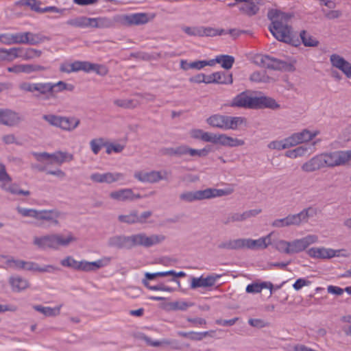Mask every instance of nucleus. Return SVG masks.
I'll list each match as a JSON object with an SVG mask.
<instances>
[{
    "instance_id": "f257e3e1",
    "label": "nucleus",
    "mask_w": 351,
    "mask_h": 351,
    "mask_svg": "<svg viewBox=\"0 0 351 351\" xmlns=\"http://www.w3.org/2000/svg\"><path fill=\"white\" fill-rule=\"evenodd\" d=\"M267 17L271 21L268 28L274 37L279 41L291 43L292 32L288 22L291 15L277 9H271L268 11Z\"/></svg>"
},
{
    "instance_id": "f03ea898",
    "label": "nucleus",
    "mask_w": 351,
    "mask_h": 351,
    "mask_svg": "<svg viewBox=\"0 0 351 351\" xmlns=\"http://www.w3.org/2000/svg\"><path fill=\"white\" fill-rule=\"evenodd\" d=\"M76 241L77 238L70 232L66 237L60 234H51L40 237H35L34 243L43 250L47 248L57 250L60 246L66 247L71 242Z\"/></svg>"
},
{
    "instance_id": "7ed1b4c3",
    "label": "nucleus",
    "mask_w": 351,
    "mask_h": 351,
    "mask_svg": "<svg viewBox=\"0 0 351 351\" xmlns=\"http://www.w3.org/2000/svg\"><path fill=\"white\" fill-rule=\"evenodd\" d=\"M231 193L230 191L208 188L195 191H185L180 195V199L184 202H193L203 199L221 197Z\"/></svg>"
},
{
    "instance_id": "20e7f679",
    "label": "nucleus",
    "mask_w": 351,
    "mask_h": 351,
    "mask_svg": "<svg viewBox=\"0 0 351 351\" xmlns=\"http://www.w3.org/2000/svg\"><path fill=\"white\" fill-rule=\"evenodd\" d=\"M244 121L245 119L241 117H230L219 114H213L206 119V123L211 127L223 130H236Z\"/></svg>"
},
{
    "instance_id": "39448f33",
    "label": "nucleus",
    "mask_w": 351,
    "mask_h": 351,
    "mask_svg": "<svg viewBox=\"0 0 351 351\" xmlns=\"http://www.w3.org/2000/svg\"><path fill=\"white\" fill-rule=\"evenodd\" d=\"M255 62L262 66L272 70L285 71H293L294 64L289 61L280 60L269 55H257L255 57Z\"/></svg>"
},
{
    "instance_id": "423d86ee",
    "label": "nucleus",
    "mask_w": 351,
    "mask_h": 351,
    "mask_svg": "<svg viewBox=\"0 0 351 351\" xmlns=\"http://www.w3.org/2000/svg\"><path fill=\"white\" fill-rule=\"evenodd\" d=\"M313 209L311 207L303 209L297 214L289 215L285 218L274 220L271 225L276 228H283L290 226H300L306 223L310 217L313 216Z\"/></svg>"
},
{
    "instance_id": "0eeeda50",
    "label": "nucleus",
    "mask_w": 351,
    "mask_h": 351,
    "mask_svg": "<svg viewBox=\"0 0 351 351\" xmlns=\"http://www.w3.org/2000/svg\"><path fill=\"white\" fill-rule=\"evenodd\" d=\"M322 167H335L343 165L350 160L351 150L335 151L320 154Z\"/></svg>"
},
{
    "instance_id": "6e6552de",
    "label": "nucleus",
    "mask_w": 351,
    "mask_h": 351,
    "mask_svg": "<svg viewBox=\"0 0 351 351\" xmlns=\"http://www.w3.org/2000/svg\"><path fill=\"white\" fill-rule=\"evenodd\" d=\"M43 119L51 125L65 131H73L80 124V119L73 117H62L52 114H44Z\"/></svg>"
},
{
    "instance_id": "1a4fd4ad",
    "label": "nucleus",
    "mask_w": 351,
    "mask_h": 351,
    "mask_svg": "<svg viewBox=\"0 0 351 351\" xmlns=\"http://www.w3.org/2000/svg\"><path fill=\"white\" fill-rule=\"evenodd\" d=\"M132 236V247L141 246L145 248L151 247L154 245L163 242L166 237L163 234H151L147 235L144 232H140Z\"/></svg>"
},
{
    "instance_id": "9d476101",
    "label": "nucleus",
    "mask_w": 351,
    "mask_h": 351,
    "mask_svg": "<svg viewBox=\"0 0 351 351\" xmlns=\"http://www.w3.org/2000/svg\"><path fill=\"white\" fill-rule=\"evenodd\" d=\"M317 241L318 237L315 234H308L303 238L295 239L290 242V254L300 253Z\"/></svg>"
},
{
    "instance_id": "9b49d317",
    "label": "nucleus",
    "mask_w": 351,
    "mask_h": 351,
    "mask_svg": "<svg viewBox=\"0 0 351 351\" xmlns=\"http://www.w3.org/2000/svg\"><path fill=\"white\" fill-rule=\"evenodd\" d=\"M124 174L119 172H107L105 173H93L90 176V180L93 182L107 184L122 181L124 180Z\"/></svg>"
},
{
    "instance_id": "f8f14e48",
    "label": "nucleus",
    "mask_w": 351,
    "mask_h": 351,
    "mask_svg": "<svg viewBox=\"0 0 351 351\" xmlns=\"http://www.w3.org/2000/svg\"><path fill=\"white\" fill-rule=\"evenodd\" d=\"M120 25H139L145 24L149 21L148 15L145 13H135L130 14H119Z\"/></svg>"
},
{
    "instance_id": "ddd939ff",
    "label": "nucleus",
    "mask_w": 351,
    "mask_h": 351,
    "mask_svg": "<svg viewBox=\"0 0 351 351\" xmlns=\"http://www.w3.org/2000/svg\"><path fill=\"white\" fill-rule=\"evenodd\" d=\"M231 106L245 108H256V97L250 96L247 92H242L232 101Z\"/></svg>"
},
{
    "instance_id": "4468645a",
    "label": "nucleus",
    "mask_w": 351,
    "mask_h": 351,
    "mask_svg": "<svg viewBox=\"0 0 351 351\" xmlns=\"http://www.w3.org/2000/svg\"><path fill=\"white\" fill-rule=\"evenodd\" d=\"M119 14L115 15L112 17H96L91 18L90 27L94 28H112L116 25L120 24Z\"/></svg>"
},
{
    "instance_id": "2eb2a0df",
    "label": "nucleus",
    "mask_w": 351,
    "mask_h": 351,
    "mask_svg": "<svg viewBox=\"0 0 351 351\" xmlns=\"http://www.w3.org/2000/svg\"><path fill=\"white\" fill-rule=\"evenodd\" d=\"M21 121L19 113L10 109L0 108V124L12 127L18 125Z\"/></svg>"
},
{
    "instance_id": "dca6fc26",
    "label": "nucleus",
    "mask_w": 351,
    "mask_h": 351,
    "mask_svg": "<svg viewBox=\"0 0 351 351\" xmlns=\"http://www.w3.org/2000/svg\"><path fill=\"white\" fill-rule=\"evenodd\" d=\"M271 234L258 239H243V249L250 250L265 249L271 244Z\"/></svg>"
},
{
    "instance_id": "f3484780",
    "label": "nucleus",
    "mask_w": 351,
    "mask_h": 351,
    "mask_svg": "<svg viewBox=\"0 0 351 351\" xmlns=\"http://www.w3.org/2000/svg\"><path fill=\"white\" fill-rule=\"evenodd\" d=\"M339 253V250L325 247H311L307 251V254L310 257L322 259L338 256Z\"/></svg>"
},
{
    "instance_id": "a211bd4d",
    "label": "nucleus",
    "mask_w": 351,
    "mask_h": 351,
    "mask_svg": "<svg viewBox=\"0 0 351 351\" xmlns=\"http://www.w3.org/2000/svg\"><path fill=\"white\" fill-rule=\"evenodd\" d=\"M330 61L332 66L341 71L348 77H351V64L343 58L334 53L330 56Z\"/></svg>"
},
{
    "instance_id": "6ab92c4d",
    "label": "nucleus",
    "mask_w": 351,
    "mask_h": 351,
    "mask_svg": "<svg viewBox=\"0 0 351 351\" xmlns=\"http://www.w3.org/2000/svg\"><path fill=\"white\" fill-rule=\"evenodd\" d=\"M108 245L111 247L119 249H132V236H114L110 238Z\"/></svg>"
},
{
    "instance_id": "aec40b11",
    "label": "nucleus",
    "mask_w": 351,
    "mask_h": 351,
    "mask_svg": "<svg viewBox=\"0 0 351 351\" xmlns=\"http://www.w3.org/2000/svg\"><path fill=\"white\" fill-rule=\"evenodd\" d=\"M218 276H208L204 278L202 276L197 278L192 277L190 287L192 289H195L199 287H210L215 285Z\"/></svg>"
},
{
    "instance_id": "412c9836",
    "label": "nucleus",
    "mask_w": 351,
    "mask_h": 351,
    "mask_svg": "<svg viewBox=\"0 0 351 351\" xmlns=\"http://www.w3.org/2000/svg\"><path fill=\"white\" fill-rule=\"evenodd\" d=\"M8 282L14 292H21L29 286L28 280L20 276H10Z\"/></svg>"
},
{
    "instance_id": "4be33fe9",
    "label": "nucleus",
    "mask_w": 351,
    "mask_h": 351,
    "mask_svg": "<svg viewBox=\"0 0 351 351\" xmlns=\"http://www.w3.org/2000/svg\"><path fill=\"white\" fill-rule=\"evenodd\" d=\"M49 86L50 98L64 90L73 91L75 88L73 84H67L63 81H59L56 83L49 82Z\"/></svg>"
},
{
    "instance_id": "5701e85b",
    "label": "nucleus",
    "mask_w": 351,
    "mask_h": 351,
    "mask_svg": "<svg viewBox=\"0 0 351 351\" xmlns=\"http://www.w3.org/2000/svg\"><path fill=\"white\" fill-rule=\"evenodd\" d=\"M60 212L57 210H40L38 212L37 219L51 221L53 225L58 226Z\"/></svg>"
},
{
    "instance_id": "b1692460",
    "label": "nucleus",
    "mask_w": 351,
    "mask_h": 351,
    "mask_svg": "<svg viewBox=\"0 0 351 351\" xmlns=\"http://www.w3.org/2000/svg\"><path fill=\"white\" fill-rule=\"evenodd\" d=\"M322 168L320 154L315 156L309 160L304 162L301 167L302 170L306 173L313 172Z\"/></svg>"
},
{
    "instance_id": "393cba45",
    "label": "nucleus",
    "mask_w": 351,
    "mask_h": 351,
    "mask_svg": "<svg viewBox=\"0 0 351 351\" xmlns=\"http://www.w3.org/2000/svg\"><path fill=\"white\" fill-rule=\"evenodd\" d=\"M111 258L104 257L101 259H99L96 261L88 262L84 261L83 271H95L99 268L104 267L109 265L110 263Z\"/></svg>"
},
{
    "instance_id": "a878e982",
    "label": "nucleus",
    "mask_w": 351,
    "mask_h": 351,
    "mask_svg": "<svg viewBox=\"0 0 351 351\" xmlns=\"http://www.w3.org/2000/svg\"><path fill=\"white\" fill-rule=\"evenodd\" d=\"M210 152L207 147L203 149H197L189 147L186 145H183L182 156H189L191 158H201L206 156Z\"/></svg>"
},
{
    "instance_id": "bb28decb",
    "label": "nucleus",
    "mask_w": 351,
    "mask_h": 351,
    "mask_svg": "<svg viewBox=\"0 0 351 351\" xmlns=\"http://www.w3.org/2000/svg\"><path fill=\"white\" fill-rule=\"evenodd\" d=\"M218 249L239 250L243 249V239L224 240L217 245Z\"/></svg>"
},
{
    "instance_id": "cd10ccee",
    "label": "nucleus",
    "mask_w": 351,
    "mask_h": 351,
    "mask_svg": "<svg viewBox=\"0 0 351 351\" xmlns=\"http://www.w3.org/2000/svg\"><path fill=\"white\" fill-rule=\"evenodd\" d=\"M48 40L49 38L42 34L25 32L24 45H37Z\"/></svg>"
},
{
    "instance_id": "c85d7f7f",
    "label": "nucleus",
    "mask_w": 351,
    "mask_h": 351,
    "mask_svg": "<svg viewBox=\"0 0 351 351\" xmlns=\"http://www.w3.org/2000/svg\"><path fill=\"white\" fill-rule=\"evenodd\" d=\"M132 189H121L112 191L110 197L119 202H132Z\"/></svg>"
},
{
    "instance_id": "c756f323",
    "label": "nucleus",
    "mask_w": 351,
    "mask_h": 351,
    "mask_svg": "<svg viewBox=\"0 0 351 351\" xmlns=\"http://www.w3.org/2000/svg\"><path fill=\"white\" fill-rule=\"evenodd\" d=\"M91 18L84 16H77L66 21V25L75 27L86 28L90 27Z\"/></svg>"
},
{
    "instance_id": "7c9ffc66",
    "label": "nucleus",
    "mask_w": 351,
    "mask_h": 351,
    "mask_svg": "<svg viewBox=\"0 0 351 351\" xmlns=\"http://www.w3.org/2000/svg\"><path fill=\"white\" fill-rule=\"evenodd\" d=\"M11 182H2L1 184V189L13 195H23L25 196H28L30 194L29 191L20 189L17 184H12Z\"/></svg>"
},
{
    "instance_id": "2f4dec72",
    "label": "nucleus",
    "mask_w": 351,
    "mask_h": 351,
    "mask_svg": "<svg viewBox=\"0 0 351 351\" xmlns=\"http://www.w3.org/2000/svg\"><path fill=\"white\" fill-rule=\"evenodd\" d=\"M269 108L271 109H277L280 105L275 99L268 97H256V108Z\"/></svg>"
},
{
    "instance_id": "473e14b6",
    "label": "nucleus",
    "mask_w": 351,
    "mask_h": 351,
    "mask_svg": "<svg viewBox=\"0 0 351 351\" xmlns=\"http://www.w3.org/2000/svg\"><path fill=\"white\" fill-rule=\"evenodd\" d=\"M62 306V304L57 306L54 308H51L50 306H43L41 305H36L34 306V308L46 317H56L60 313V309Z\"/></svg>"
},
{
    "instance_id": "72a5a7b5",
    "label": "nucleus",
    "mask_w": 351,
    "mask_h": 351,
    "mask_svg": "<svg viewBox=\"0 0 351 351\" xmlns=\"http://www.w3.org/2000/svg\"><path fill=\"white\" fill-rule=\"evenodd\" d=\"M49 82H37L34 84V95L37 97H43L49 99Z\"/></svg>"
},
{
    "instance_id": "f704fd0d",
    "label": "nucleus",
    "mask_w": 351,
    "mask_h": 351,
    "mask_svg": "<svg viewBox=\"0 0 351 351\" xmlns=\"http://www.w3.org/2000/svg\"><path fill=\"white\" fill-rule=\"evenodd\" d=\"M219 144L226 147H237L244 145V141L241 139L228 136L224 134H221Z\"/></svg>"
},
{
    "instance_id": "c9c22d12",
    "label": "nucleus",
    "mask_w": 351,
    "mask_h": 351,
    "mask_svg": "<svg viewBox=\"0 0 351 351\" xmlns=\"http://www.w3.org/2000/svg\"><path fill=\"white\" fill-rule=\"evenodd\" d=\"M51 159L53 160L51 163L54 162L60 165L65 162L73 160V155L68 152L58 151L51 154Z\"/></svg>"
},
{
    "instance_id": "e433bc0d",
    "label": "nucleus",
    "mask_w": 351,
    "mask_h": 351,
    "mask_svg": "<svg viewBox=\"0 0 351 351\" xmlns=\"http://www.w3.org/2000/svg\"><path fill=\"white\" fill-rule=\"evenodd\" d=\"M60 264L65 267L71 268L77 271H83L84 261H77L72 256H69L61 260Z\"/></svg>"
},
{
    "instance_id": "4c0bfd02",
    "label": "nucleus",
    "mask_w": 351,
    "mask_h": 351,
    "mask_svg": "<svg viewBox=\"0 0 351 351\" xmlns=\"http://www.w3.org/2000/svg\"><path fill=\"white\" fill-rule=\"evenodd\" d=\"M20 53L21 59L28 60L40 57L42 51L33 48L20 47Z\"/></svg>"
},
{
    "instance_id": "58836bf2",
    "label": "nucleus",
    "mask_w": 351,
    "mask_h": 351,
    "mask_svg": "<svg viewBox=\"0 0 351 351\" xmlns=\"http://www.w3.org/2000/svg\"><path fill=\"white\" fill-rule=\"evenodd\" d=\"M319 134V132L317 130L311 132L307 129H304L300 132L295 133L299 144L312 140Z\"/></svg>"
},
{
    "instance_id": "ea45409f",
    "label": "nucleus",
    "mask_w": 351,
    "mask_h": 351,
    "mask_svg": "<svg viewBox=\"0 0 351 351\" xmlns=\"http://www.w3.org/2000/svg\"><path fill=\"white\" fill-rule=\"evenodd\" d=\"M3 61L11 62L16 58H21L20 47H13L10 49L2 48Z\"/></svg>"
},
{
    "instance_id": "a19ab883",
    "label": "nucleus",
    "mask_w": 351,
    "mask_h": 351,
    "mask_svg": "<svg viewBox=\"0 0 351 351\" xmlns=\"http://www.w3.org/2000/svg\"><path fill=\"white\" fill-rule=\"evenodd\" d=\"M215 61L217 63L221 64L223 69L228 70L232 67L234 58L229 55H220L216 56Z\"/></svg>"
},
{
    "instance_id": "79ce46f5",
    "label": "nucleus",
    "mask_w": 351,
    "mask_h": 351,
    "mask_svg": "<svg viewBox=\"0 0 351 351\" xmlns=\"http://www.w3.org/2000/svg\"><path fill=\"white\" fill-rule=\"evenodd\" d=\"M213 77L216 84H231L233 81L232 74L225 72L213 73Z\"/></svg>"
},
{
    "instance_id": "37998d69",
    "label": "nucleus",
    "mask_w": 351,
    "mask_h": 351,
    "mask_svg": "<svg viewBox=\"0 0 351 351\" xmlns=\"http://www.w3.org/2000/svg\"><path fill=\"white\" fill-rule=\"evenodd\" d=\"M259 10L258 6L251 0H247L244 5L240 8V10L249 16L256 14Z\"/></svg>"
},
{
    "instance_id": "c03bdc74",
    "label": "nucleus",
    "mask_w": 351,
    "mask_h": 351,
    "mask_svg": "<svg viewBox=\"0 0 351 351\" xmlns=\"http://www.w3.org/2000/svg\"><path fill=\"white\" fill-rule=\"evenodd\" d=\"M302 43L307 47H316L319 42L305 30H302L300 34Z\"/></svg>"
},
{
    "instance_id": "a18cd8bd",
    "label": "nucleus",
    "mask_w": 351,
    "mask_h": 351,
    "mask_svg": "<svg viewBox=\"0 0 351 351\" xmlns=\"http://www.w3.org/2000/svg\"><path fill=\"white\" fill-rule=\"evenodd\" d=\"M226 31L223 29H215L211 27L202 26V37L203 36H216L225 34Z\"/></svg>"
},
{
    "instance_id": "49530a36",
    "label": "nucleus",
    "mask_w": 351,
    "mask_h": 351,
    "mask_svg": "<svg viewBox=\"0 0 351 351\" xmlns=\"http://www.w3.org/2000/svg\"><path fill=\"white\" fill-rule=\"evenodd\" d=\"M308 148L304 146H300L294 149L287 151L285 154V156L290 158H296L304 156L307 152Z\"/></svg>"
},
{
    "instance_id": "de8ad7c7",
    "label": "nucleus",
    "mask_w": 351,
    "mask_h": 351,
    "mask_svg": "<svg viewBox=\"0 0 351 351\" xmlns=\"http://www.w3.org/2000/svg\"><path fill=\"white\" fill-rule=\"evenodd\" d=\"M167 175L166 171H149V183H156L160 180H166Z\"/></svg>"
},
{
    "instance_id": "09e8293b",
    "label": "nucleus",
    "mask_w": 351,
    "mask_h": 351,
    "mask_svg": "<svg viewBox=\"0 0 351 351\" xmlns=\"http://www.w3.org/2000/svg\"><path fill=\"white\" fill-rule=\"evenodd\" d=\"M118 219L119 221L123 223L128 224L136 223H138V212L132 211L128 215H119Z\"/></svg>"
},
{
    "instance_id": "8fccbe9b",
    "label": "nucleus",
    "mask_w": 351,
    "mask_h": 351,
    "mask_svg": "<svg viewBox=\"0 0 351 351\" xmlns=\"http://www.w3.org/2000/svg\"><path fill=\"white\" fill-rule=\"evenodd\" d=\"M106 143L103 138H94L90 142V147L95 154H97L103 147H106Z\"/></svg>"
},
{
    "instance_id": "3c124183",
    "label": "nucleus",
    "mask_w": 351,
    "mask_h": 351,
    "mask_svg": "<svg viewBox=\"0 0 351 351\" xmlns=\"http://www.w3.org/2000/svg\"><path fill=\"white\" fill-rule=\"evenodd\" d=\"M143 284L148 289L152 291H163L167 292H172L173 291V288L166 286L163 283H159L156 285H150L147 280H143Z\"/></svg>"
},
{
    "instance_id": "603ef678",
    "label": "nucleus",
    "mask_w": 351,
    "mask_h": 351,
    "mask_svg": "<svg viewBox=\"0 0 351 351\" xmlns=\"http://www.w3.org/2000/svg\"><path fill=\"white\" fill-rule=\"evenodd\" d=\"M114 104L123 108H134L137 106V101L129 99H118L114 101Z\"/></svg>"
},
{
    "instance_id": "864d4df0",
    "label": "nucleus",
    "mask_w": 351,
    "mask_h": 351,
    "mask_svg": "<svg viewBox=\"0 0 351 351\" xmlns=\"http://www.w3.org/2000/svg\"><path fill=\"white\" fill-rule=\"evenodd\" d=\"M181 29L188 36L202 37V26H182Z\"/></svg>"
},
{
    "instance_id": "5fc2aeb1",
    "label": "nucleus",
    "mask_w": 351,
    "mask_h": 351,
    "mask_svg": "<svg viewBox=\"0 0 351 351\" xmlns=\"http://www.w3.org/2000/svg\"><path fill=\"white\" fill-rule=\"evenodd\" d=\"M182 148L183 145L175 147H167L162 149V154L164 155L169 156H182Z\"/></svg>"
},
{
    "instance_id": "6e6d98bb",
    "label": "nucleus",
    "mask_w": 351,
    "mask_h": 351,
    "mask_svg": "<svg viewBox=\"0 0 351 351\" xmlns=\"http://www.w3.org/2000/svg\"><path fill=\"white\" fill-rule=\"evenodd\" d=\"M143 339L149 346L154 347H158L161 345L165 344H173L176 343V340H169V339H163L162 341H153L151 338L147 336H143Z\"/></svg>"
},
{
    "instance_id": "4d7b16f0",
    "label": "nucleus",
    "mask_w": 351,
    "mask_h": 351,
    "mask_svg": "<svg viewBox=\"0 0 351 351\" xmlns=\"http://www.w3.org/2000/svg\"><path fill=\"white\" fill-rule=\"evenodd\" d=\"M22 73H31L45 70V66L39 64H21Z\"/></svg>"
},
{
    "instance_id": "13d9d810",
    "label": "nucleus",
    "mask_w": 351,
    "mask_h": 351,
    "mask_svg": "<svg viewBox=\"0 0 351 351\" xmlns=\"http://www.w3.org/2000/svg\"><path fill=\"white\" fill-rule=\"evenodd\" d=\"M17 211L19 214H21L23 217H29L37 219L38 217V210L33 208H26L18 207Z\"/></svg>"
},
{
    "instance_id": "bf43d9fd",
    "label": "nucleus",
    "mask_w": 351,
    "mask_h": 351,
    "mask_svg": "<svg viewBox=\"0 0 351 351\" xmlns=\"http://www.w3.org/2000/svg\"><path fill=\"white\" fill-rule=\"evenodd\" d=\"M276 250L280 252L290 254V242L285 240H279L276 244Z\"/></svg>"
},
{
    "instance_id": "052dcab7",
    "label": "nucleus",
    "mask_w": 351,
    "mask_h": 351,
    "mask_svg": "<svg viewBox=\"0 0 351 351\" xmlns=\"http://www.w3.org/2000/svg\"><path fill=\"white\" fill-rule=\"evenodd\" d=\"M220 134H221L204 132L202 141L212 143L213 144H219Z\"/></svg>"
},
{
    "instance_id": "680f3d73",
    "label": "nucleus",
    "mask_w": 351,
    "mask_h": 351,
    "mask_svg": "<svg viewBox=\"0 0 351 351\" xmlns=\"http://www.w3.org/2000/svg\"><path fill=\"white\" fill-rule=\"evenodd\" d=\"M23 5H27L36 12L41 13L42 8L40 7V2L36 0H24L22 2Z\"/></svg>"
},
{
    "instance_id": "e2e57ef3",
    "label": "nucleus",
    "mask_w": 351,
    "mask_h": 351,
    "mask_svg": "<svg viewBox=\"0 0 351 351\" xmlns=\"http://www.w3.org/2000/svg\"><path fill=\"white\" fill-rule=\"evenodd\" d=\"M193 303L186 301H176L171 303V308L173 310L186 311L189 307L193 306Z\"/></svg>"
},
{
    "instance_id": "0e129e2a",
    "label": "nucleus",
    "mask_w": 351,
    "mask_h": 351,
    "mask_svg": "<svg viewBox=\"0 0 351 351\" xmlns=\"http://www.w3.org/2000/svg\"><path fill=\"white\" fill-rule=\"evenodd\" d=\"M173 274L171 271H160V272H156V273H149L146 272L145 274V278L144 280H154L156 277H165L167 276H170V274Z\"/></svg>"
},
{
    "instance_id": "69168bd1",
    "label": "nucleus",
    "mask_w": 351,
    "mask_h": 351,
    "mask_svg": "<svg viewBox=\"0 0 351 351\" xmlns=\"http://www.w3.org/2000/svg\"><path fill=\"white\" fill-rule=\"evenodd\" d=\"M248 323L250 326L258 328H262L269 326V323L262 319H250Z\"/></svg>"
},
{
    "instance_id": "338daca9",
    "label": "nucleus",
    "mask_w": 351,
    "mask_h": 351,
    "mask_svg": "<svg viewBox=\"0 0 351 351\" xmlns=\"http://www.w3.org/2000/svg\"><path fill=\"white\" fill-rule=\"evenodd\" d=\"M245 221L243 213H232L229 215L227 218L223 221L224 224H228L230 222L242 221Z\"/></svg>"
},
{
    "instance_id": "774afa93",
    "label": "nucleus",
    "mask_w": 351,
    "mask_h": 351,
    "mask_svg": "<svg viewBox=\"0 0 351 351\" xmlns=\"http://www.w3.org/2000/svg\"><path fill=\"white\" fill-rule=\"evenodd\" d=\"M106 153L110 154L112 152L115 153H120L123 150L124 147L120 144H107L106 143Z\"/></svg>"
}]
</instances>
